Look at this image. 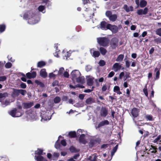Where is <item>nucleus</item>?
Here are the masks:
<instances>
[{"mask_svg":"<svg viewBox=\"0 0 161 161\" xmlns=\"http://www.w3.org/2000/svg\"><path fill=\"white\" fill-rule=\"evenodd\" d=\"M23 18L28 20V23L31 25L37 23L40 19L37 16L35 9L26 11L23 15Z\"/></svg>","mask_w":161,"mask_h":161,"instance_id":"f257e3e1","label":"nucleus"},{"mask_svg":"<svg viewBox=\"0 0 161 161\" xmlns=\"http://www.w3.org/2000/svg\"><path fill=\"white\" fill-rule=\"evenodd\" d=\"M70 75L73 80H76L78 83L83 84L85 82V78L81 76L80 72L78 70H75L72 71Z\"/></svg>","mask_w":161,"mask_h":161,"instance_id":"f03ea898","label":"nucleus"},{"mask_svg":"<svg viewBox=\"0 0 161 161\" xmlns=\"http://www.w3.org/2000/svg\"><path fill=\"white\" fill-rule=\"evenodd\" d=\"M97 42L101 46L105 47L108 46L109 40L106 37H98L97 38Z\"/></svg>","mask_w":161,"mask_h":161,"instance_id":"7ed1b4c3","label":"nucleus"},{"mask_svg":"<svg viewBox=\"0 0 161 161\" xmlns=\"http://www.w3.org/2000/svg\"><path fill=\"white\" fill-rule=\"evenodd\" d=\"M7 96V93H0V102L2 103V106L3 107L6 106L10 104V102L7 100H4L5 98Z\"/></svg>","mask_w":161,"mask_h":161,"instance_id":"20e7f679","label":"nucleus"},{"mask_svg":"<svg viewBox=\"0 0 161 161\" xmlns=\"http://www.w3.org/2000/svg\"><path fill=\"white\" fill-rule=\"evenodd\" d=\"M106 16L108 17L109 20L112 22H114L116 20L117 18V16L116 14H112L111 11H107L106 12Z\"/></svg>","mask_w":161,"mask_h":161,"instance_id":"39448f33","label":"nucleus"},{"mask_svg":"<svg viewBox=\"0 0 161 161\" xmlns=\"http://www.w3.org/2000/svg\"><path fill=\"white\" fill-rule=\"evenodd\" d=\"M8 113L11 116L13 117H18L22 115V114L15 108L10 110L8 112Z\"/></svg>","mask_w":161,"mask_h":161,"instance_id":"423d86ee","label":"nucleus"},{"mask_svg":"<svg viewBox=\"0 0 161 161\" xmlns=\"http://www.w3.org/2000/svg\"><path fill=\"white\" fill-rule=\"evenodd\" d=\"M107 29L110 30L114 33H116L118 31V28L117 26L110 24H108Z\"/></svg>","mask_w":161,"mask_h":161,"instance_id":"0eeeda50","label":"nucleus"},{"mask_svg":"<svg viewBox=\"0 0 161 161\" xmlns=\"http://www.w3.org/2000/svg\"><path fill=\"white\" fill-rule=\"evenodd\" d=\"M118 39L116 37L113 38L111 40L110 45L113 48H115L117 46Z\"/></svg>","mask_w":161,"mask_h":161,"instance_id":"6e6552de","label":"nucleus"},{"mask_svg":"<svg viewBox=\"0 0 161 161\" xmlns=\"http://www.w3.org/2000/svg\"><path fill=\"white\" fill-rule=\"evenodd\" d=\"M148 11V9L147 8H145L144 9H140L137 11V14L139 15L142 14H146Z\"/></svg>","mask_w":161,"mask_h":161,"instance_id":"1a4fd4ad","label":"nucleus"},{"mask_svg":"<svg viewBox=\"0 0 161 161\" xmlns=\"http://www.w3.org/2000/svg\"><path fill=\"white\" fill-rule=\"evenodd\" d=\"M109 124V121L108 120H105L100 122L98 124L97 126L96 127V129H97V128H99L101 127H102L105 125H108Z\"/></svg>","mask_w":161,"mask_h":161,"instance_id":"9d476101","label":"nucleus"},{"mask_svg":"<svg viewBox=\"0 0 161 161\" xmlns=\"http://www.w3.org/2000/svg\"><path fill=\"white\" fill-rule=\"evenodd\" d=\"M100 115L103 117H105L108 114V110L105 107H102L100 110Z\"/></svg>","mask_w":161,"mask_h":161,"instance_id":"9b49d317","label":"nucleus"},{"mask_svg":"<svg viewBox=\"0 0 161 161\" xmlns=\"http://www.w3.org/2000/svg\"><path fill=\"white\" fill-rule=\"evenodd\" d=\"M87 82L88 86H91L92 85L93 83V80L94 78L93 77L91 76H88L87 77Z\"/></svg>","mask_w":161,"mask_h":161,"instance_id":"f8f14e48","label":"nucleus"},{"mask_svg":"<svg viewBox=\"0 0 161 161\" xmlns=\"http://www.w3.org/2000/svg\"><path fill=\"white\" fill-rule=\"evenodd\" d=\"M121 66L118 63H115L113 65L112 69L115 72H117L121 68Z\"/></svg>","mask_w":161,"mask_h":161,"instance_id":"ddd939ff","label":"nucleus"},{"mask_svg":"<svg viewBox=\"0 0 161 161\" xmlns=\"http://www.w3.org/2000/svg\"><path fill=\"white\" fill-rule=\"evenodd\" d=\"M90 53L92 56L94 57H97L100 55V53L98 51H95L94 49L90 50Z\"/></svg>","mask_w":161,"mask_h":161,"instance_id":"4468645a","label":"nucleus"},{"mask_svg":"<svg viewBox=\"0 0 161 161\" xmlns=\"http://www.w3.org/2000/svg\"><path fill=\"white\" fill-rule=\"evenodd\" d=\"M34 158L36 161H47L41 155H35Z\"/></svg>","mask_w":161,"mask_h":161,"instance_id":"2eb2a0df","label":"nucleus"},{"mask_svg":"<svg viewBox=\"0 0 161 161\" xmlns=\"http://www.w3.org/2000/svg\"><path fill=\"white\" fill-rule=\"evenodd\" d=\"M160 68V66L159 65L155 69L154 71L155 72H156V79H158L159 78L160 75L159 70Z\"/></svg>","mask_w":161,"mask_h":161,"instance_id":"dca6fc26","label":"nucleus"},{"mask_svg":"<svg viewBox=\"0 0 161 161\" xmlns=\"http://www.w3.org/2000/svg\"><path fill=\"white\" fill-rule=\"evenodd\" d=\"M108 24L105 21L102 22L100 24V28L103 30H108L107 29V26H108Z\"/></svg>","mask_w":161,"mask_h":161,"instance_id":"f3484780","label":"nucleus"},{"mask_svg":"<svg viewBox=\"0 0 161 161\" xmlns=\"http://www.w3.org/2000/svg\"><path fill=\"white\" fill-rule=\"evenodd\" d=\"M123 8L127 12L132 11L133 10V8L132 6H130L128 7L126 4H125L124 5Z\"/></svg>","mask_w":161,"mask_h":161,"instance_id":"a211bd4d","label":"nucleus"},{"mask_svg":"<svg viewBox=\"0 0 161 161\" xmlns=\"http://www.w3.org/2000/svg\"><path fill=\"white\" fill-rule=\"evenodd\" d=\"M40 74L42 78H46L47 76V73L46 72V69H42L40 71Z\"/></svg>","mask_w":161,"mask_h":161,"instance_id":"6ab92c4d","label":"nucleus"},{"mask_svg":"<svg viewBox=\"0 0 161 161\" xmlns=\"http://www.w3.org/2000/svg\"><path fill=\"white\" fill-rule=\"evenodd\" d=\"M19 94V89H14L13 91L12 94V96L14 98L16 97H18Z\"/></svg>","mask_w":161,"mask_h":161,"instance_id":"aec40b11","label":"nucleus"},{"mask_svg":"<svg viewBox=\"0 0 161 161\" xmlns=\"http://www.w3.org/2000/svg\"><path fill=\"white\" fill-rule=\"evenodd\" d=\"M48 114L46 113L42 117L41 120L42 121H43L49 120L51 119V117L50 115L48 116Z\"/></svg>","mask_w":161,"mask_h":161,"instance_id":"412c9836","label":"nucleus"},{"mask_svg":"<svg viewBox=\"0 0 161 161\" xmlns=\"http://www.w3.org/2000/svg\"><path fill=\"white\" fill-rule=\"evenodd\" d=\"M85 135L84 134H81L79 138V141L81 143L83 144H85L86 143V141L85 139Z\"/></svg>","mask_w":161,"mask_h":161,"instance_id":"4be33fe9","label":"nucleus"},{"mask_svg":"<svg viewBox=\"0 0 161 161\" xmlns=\"http://www.w3.org/2000/svg\"><path fill=\"white\" fill-rule=\"evenodd\" d=\"M138 111L136 108H134L132 110L131 114L134 117H136L138 115Z\"/></svg>","mask_w":161,"mask_h":161,"instance_id":"5701e85b","label":"nucleus"},{"mask_svg":"<svg viewBox=\"0 0 161 161\" xmlns=\"http://www.w3.org/2000/svg\"><path fill=\"white\" fill-rule=\"evenodd\" d=\"M114 92L120 95L122 94V92L120 90V88L118 86H115L114 88Z\"/></svg>","mask_w":161,"mask_h":161,"instance_id":"b1692460","label":"nucleus"},{"mask_svg":"<svg viewBox=\"0 0 161 161\" xmlns=\"http://www.w3.org/2000/svg\"><path fill=\"white\" fill-rule=\"evenodd\" d=\"M147 2L145 0H140L139 6L141 8L145 7L147 4Z\"/></svg>","mask_w":161,"mask_h":161,"instance_id":"393cba45","label":"nucleus"},{"mask_svg":"<svg viewBox=\"0 0 161 161\" xmlns=\"http://www.w3.org/2000/svg\"><path fill=\"white\" fill-rule=\"evenodd\" d=\"M97 158V155L94 153L91 156H90L89 158V160L90 161H96Z\"/></svg>","mask_w":161,"mask_h":161,"instance_id":"a878e982","label":"nucleus"},{"mask_svg":"<svg viewBox=\"0 0 161 161\" xmlns=\"http://www.w3.org/2000/svg\"><path fill=\"white\" fill-rule=\"evenodd\" d=\"M43 150L42 149H38L37 151L35 152V155H42L43 154Z\"/></svg>","mask_w":161,"mask_h":161,"instance_id":"bb28decb","label":"nucleus"},{"mask_svg":"<svg viewBox=\"0 0 161 161\" xmlns=\"http://www.w3.org/2000/svg\"><path fill=\"white\" fill-rule=\"evenodd\" d=\"M87 104H90L94 102V100L92 98H87L86 102Z\"/></svg>","mask_w":161,"mask_h":161,"instance_id":"cd10ccee","label":"nucleus"},{"mask_svg":"<svg viewBox=\"0 0 161 161\" xmlns=\"http://www.w3.org/2000/svg\"><path fill=\"white\" fill-rule=\"evenodd\" d=\"M59 155V153H54L53 155L52 159L53 160H56Z\"/></svg>","mask_w":161,"mask_h":161,"instance_id":"c85d7f7f","label":"nucleus"},{"mask_svg":"<svg viewBox=\"0 0 161 161\" xmlns=\"http://www.w3.org/2000/svg\"><path fill=\"white\" fill-rule=\"evenodd\" d=\"M38 10L40 12H42L43 13L45 12V7L44 6L41 5L38 7Z\"/></svg>","mask_w":161,"mask_h":161,"instance_id":"c756f323","label":"nucleus"},{"mask_svg":"<svg viewBox=\"0 0 161 161\" xmlns=\"http://www.w3.org/2000/svg\"><path fill=\"white\" fill-rule=\"evenodd\" d=\"M46 65V63L43 61L39 62L37 63V66L38 67L42 68Z\"/></svg>","mask_w":161,"mask_h":161,"instance_id":"7c9ffc66","label":"nucleus"},{"mask_svg":"<svg viewBox=\"0 0 161 161\" xmlns=\"http://www.w3.org/2000/svg\"><path fill=\"white\" fill-rule=\"evenodd\" d=\"M24 105L25 108H30L33 105V103L32 102H30L28 103H24Z\"/></svg>","mask_w":161,"mask_h":161,"instance_id":"2f4dec72","label":"nucleus"},{"mask_svg":"<svg viewBox=\"0 0 161 161\" xmlns=\"http://www.w3.org/2000/svg\"><path fill=\"white\" fill-rule=\"evenodd\" d=\"M35 83L40 87H43L44 86V84L39 80H36L35 81Z\"/></svg>","mask_w":161,"mask_h":161,"instance_id":"473e14b6","label":"nucleus"},{"mask_svg":"<svg viewBox=\"0 0 161 161\" xmlns=\"http://www.w3.org/2000/svg\"><path fill=\"white\" fill-rule=\"evenodd\" d=\"M124 58V55L123 54L119 55L116 59V61L117 62H120L122 61Z\"/></svg>","mask_w":161,"mask_h":161,"instance_id":"72a5a7b5","label":"nucleus"},{"mask_svg":"<svg viewBox=\"0 0 161 161\" xmlns=\"http://www.w3.org/2000/svg\"><path fill=\"white\" fill-rule=\"evenodd\" d=\"M56 71H57V70H55L53 72L50 73L49 74V77L50 78H55L57 75L55 74L54 73H55Z\"/></svg>","mask_w":161,"mask_h":161,"instance_id":"f704fd0d","label":"nucleus"},{"mask_svg":"<svg viewBox=\"0 0 161 161\" xmlns=\"http://www.w3.org/2000/svg\"><path fill=\"white\" fill-rule=\"evenodd\" d=\"M118 148V145H117L112 149V151L111 154L112 157L114 155L117 149Z\"/></svg>","mask_w":161,"mask_h":161,"instance_id":"c9c22d12","label":"nucleus"},{"mask_svg":"<svg viewBox=\"0 0 161 161\" xmlns=\"http://www.w3.org/2000/svg\"><path fill=\"white\" fill-rule=\"evenodd\" d=\"M99 51L103 55H105L107 52V51L106 49L103 47H101L100 48Z\"/></svg>","mask_w":161,"mask_h":161,"instance_id":"e433bc0d","label":"nucleus"},{"mask_svg":"<svg viewBox=\"0 0 161 161\" xmlns=\"http://www.w3.org/2000/svg\"><path fill=\"white\" fill-rule=\"evenodd\" d=\"M6 28L5 25H0V32L2 33L5 30Z\"/></svg>","mask_w":161,"mask_h":161,"instance_id":"4c0bfd02","label":"nucleus"},{"mask_svg":"<svg viewBox=\"0 0 161 161\" xmlns=\"http://www.w3.org/2000/svg\"><path fill=\"white\" fill-rule=\"evenodd\" d=\"M69 135L71 137H74L76 136V133L75 131H71L69 133Z\"/></svg>","mask_w":161,"mask_h":161,"instance_id":"58836bf2","label":"nucleus"},{"mask_svg":"<svg viewBox=\"0 0 161 161\" xmlns=\"http://www.w3.org/2000/svg\"><path fill=\"white\" fill-rule=\"evenodd\" d=\"M155 33L157 35L161 36V28L157 29L156 30Z\"/></svg>","mask_w":161,"mask_h":161,"instance_id":"ea45409f","label":"nucleus"},{"mask_svg":"<svg viewBox=\"0 0 161 161\" xmlns=\"http://www.w3.org/2000/svg\"><path fill=\"white\" fill-rule=\"evenodd\" d=\"M60 98L58 97H55L54 99V102L55 103H58L60 101Z\"/></svg>","mask_w":161,"mask_h":161,"instance_id":"a19ab883","label":"nucleus"},{"mask_svg":"<svg viewBox=\"0 0 161 161\" xmlns=\"http://www.w3.org/2000/svg\"><path fill=\"white\" fill-rule=\"evenodd\" d=\"M12 66V64L10 62H8L5 65V67L6 69H9Z\"/></svg>","mask_w":161,"mask_h":161,"instance_id":"79ce46f5","label":"nucleus"},{"mask_svg":"<svg viewBox=\"0 0 161 161\" xmlns=\"http://www.w3.org/2000/svg\"><path fill=\"white\" fill-rule=\"evenodd\" d=\"M143 91L145 96L147 97H148V93L147 87V85H146L145 87L143 89Z\"/></svg>","mask_w":161,"mask_h":161,"instance_id":"37998d69","label":"nucleus"},{"mask_svg":"<svg viewBox=\"0 0 161 161\" xmlns=\"http://www.w3.org/2000/svg\"><path fill=\"white\" fill-rule=\"evenodd\" d=\"M19 94H21L23 96H24L26 93V91L25 90L19 89Z\"/></svg>","mask_w":161,"mask_h":161,"instance_id":"c03bdc74","label":"nucleus"},{"mask_svg":"<svg viewBox=\"0 0 161 161\" xmlns=\"http://www.w3.org/2000/svg\"><path fill=\"white\" fill-rule=\"evenodd\" d=\"M161 139V136L159 135L158 137L155 139L154 140L153 142L154 143H158V142Z\"/></svg>","mask_w":161,"mask_h":161,"instance_id":"a18cd8bd","label":"nucleus"},{"mask_svg":"<svg viewBox=\"0 0 161 161\" xmlns=\"http://www.w3.org/2000/svg\"><path fill=\"white\" fill-rule=\"evenodd\" d=\"M145 118L146 119L149 121H151L153 120V117L151 115H146Z\"/></svg>","mask_w":161,"mask_h":161,"instance_id":"49530a36","label":"nucleus"},{"mask_svg":"<svg viewBox=\"0 0 161 161\" xmlns=\"http://www.w3.org/2000/svg\"><path fill=\"white\" fill-rule=\"evenodd\" d=\"M64 71V69L63 67H61L59 69L58 72V74L59 75H61L63 73Z\"/></svg>","mask_w":161,"mask_h":161,"instance_id":"de8ad7c7","label":"nucleus"},{"mask_svg":"<svg viewBox=\"0 0 161 161\" xmlns=\"http://www.w3.org/2000/svg\"><path fill=\"white\" fill-rule=\"evenodd\" d=\"M92 69V66L90 65H87L86 67V70L87 71H90Z\"/></svg>","mask_w":161,"mask_h":161,"instance_id":"09e8293b","label":"nucleus"},{"mask_svg":"<svg viewBox=\"0 0 161 161\" xmlns=\"http://www.w3.org/2000/svg\"><path fill=\"white\" fill-rule=\"evenodd\" d=\"M55 147L57 149H60V145L59 143H58V140L55 143Z\"/></svg>","mask_w":161,"mask_h":161,"instance_id":"8fccbe9b","label":"nucleus"},{"mask_svg":"<svg viewBox=\"0 0 161 161\" xmlns=\"http://www.w3.org/2000/svg\"><path fill=\"white\" fill-rule=\"evenodd\" d=\"M105 64V61L103 60H100L99 63V64L100 66H103Z\"/></svg>","mask_w":161,"mask_h":161,"instance_id":"3c124183","label":"nucleus"},{"mask_svg":"<svg viewBox=\"0 0 161 161\" xmlns=\"http://www.w3.org/2000/svg\"><path fill=\"white\" fill-rule=\"evenodd\" d=\"M20 86L22 88L25 89L26 87V85L25 83L22 82L20 85Z\"/></svg>","mask_w":161,"mask_h":161,"instance_id":"603ef678","label":"nucleus"},{"mask_svg":"<svg viewBox=\"0 0 161 161\" xmlns=\"http://www.w3.org/2000/svg\"><path fill=\"white\" fill-rule=\"evenodd\" d=\"M31 79L34 78L36 77V73L35 72H33L31 73Z\"/></svg>","mask_w":161,"mask_h":161,"instance_id":"864d4df0","label":"nucleus"},{"mask_svg":"<svg viewBox=\"0 0 161 161\" xmlns=\"http://www.w3.org/2000/svg\"><path fill=\"white\" fill-rule=\"evenodd\" d=\"M154 42H157V43H161V38H158L155 39L154 40Z\"/></svg>","mask_w":161,"mask_h":161,"instance_id":"5fc2aeb1","label":"nucleus"},{"mask_svg":"<svg viewBox=\"0 0 161 161\" xmlns=\"http://www.w3.org/2000/svg\"><path fill=\"white\" fill-rule=\"evenodd\" d=\"M70 51L68 52H67L66 54L65 55V57H66V59H67V58L69 57L71 55Z\"/></svg>","mask_w":161,"mask_h":161,"instance_id":"6e6d98bb","label":"nucleus"},{"mask_svg":"<svg viewBox=\"0 0 161 161\" xmlns=\"http://www.w3.org/2000/svg\"><path fill=\"white\" fill-rule=\"evenodd\" d=\"M58 82L57 80H55L53 81L52 83V85L53 86H54L58 85Z\"/></svg>","mask_w":161,"mask_h":161,"instance_id":"4d7b16f0","label":"nucleus"},{"mask_svg":"<svg viewBox=\"0 0 161 161\" xmlns=\"http://www.w3.org/2000/svg\"><path fill=\"white\" fill-rule=\"evenodd\" d=\"M6 77L5 76H0V81H4L6 80Z\"/></svg>","mask_w":161,"mask_h":161,"instance_id":"13d9d810","label":"nucleus"},{"mask_svg":"<svg viewBox=\"0 0 161 161\" xmlns=\"http://www.w3.org/2000/svg\"><path fill=\"white\" fill-rule=\"evenodd\" d=\"M114 75V73L113 71L110 72L108 75V77H113Z\"/></svg>","mask_w":161,"mask_h":161,"instance_id":"bf43d9fd","label":"nucleus"},{"mask_svg":"<svg viewBox=\"0 0 161 161\" xmlns=\"http://www.w3.org/2000/svg\"><path fill=\"white\" fill-rule=\"evenodd\" d=\"M107 89V86L105 85H103L102 88V92H104Z\"/></svg>","mask_w":161,"mask_h":161,"instance_id":"052dcab7","label":"nucleus"},{"mask_svg":"<svg viewBox=\"0 0 161 161\" xmlns=\"http://www.w3.org/2000/svg\"><path fill=\"white\" fill-rule=\"evenodd\" d=\"M85 97V95L83 94H80L79 95V97L81 100H83Z\"/></svg>","mask_w":161,"mask_h":161,"instance_id":"680f3d73","label":"nucleus"},{"mask_svg":"<svg viewBox=\"0 0 161 161\" xmlns=\"http://www.w3.org/2000/svg\"><path fill=\"white\" fill-rule=\"evenodd\" d=\"M130 62L126 60L125 61V65L126 67L128 68L130 67Z\"/></svg>","mask_w":161,"mask_h":161,"instance_id":"e2e57ef3","label":"nucleus"},{"mask_svg":"<svg viewBox=\"0 0 161 161\" xmlns=\"http://www.w3.org/2000/svg\"><path fill=\"white\" fill-rule=\"evenodd\" d=\"M94 88V87H92V90H91V89H88L85 90L84 91V92H87V93L90 92H92L93 90V89Z\"/></svg>","mask_w":161,"mask_h":161,"instance_id":"0e129e2a","label":"nucleus"},{"mask_svg":"<svg viewBox=\"0 0 161 161\" xmlns=\"http://www.w3.org/2000/svg\"><path fill=\"white\" fill-rule=\"evenodd\" d=\"M64 77L68 78L69 76V75L67 72H65L64 74Z\"/></svg>","mask_w":161,"mask_h":161,"instance_id":"69168bd1","label":"nucleus"},{"mask_svg":"<svg viewBox=\"0 0 161 161\" xmlns=\"http://www.w3.org/2000/svg\"><path fill=\"white\" fill-rule=\"evenodd\" d=\"M61 144L64 146H65L66 145V142L65 140H62L61 142Z\"/></svg>","mask_w":161,"mask_h":161,"instance_id":"338daca9","label":"nucleus"},{"mask_svg":"<svg viewBox=\"0 0 161 161\" xmlns=\"http://www.w3.org/2000/svg\"><path fill=\"white\" fill-rule=\"evenodd\" d=\"M70 150L72 152H75V148L73 147H71L69 148Z\"/></svg>","mask_w":161,"mask_h":161,"instance_id":"774afa93","label":"nucleus"}]
</instances>
